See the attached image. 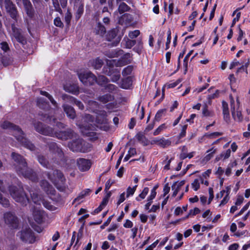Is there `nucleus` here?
<instances>
[{
	"mask_svg": "<svg viewBox=\"0 0 250 250\" xmlns=\"http://www.w3.org/2000/svg\"><path fill=\"white\" fill-rule=\"evenodd\" d=\"M11 157L14 161L15 168L17 173L28 178L33 182H36L38 178L37 174L27 167L25 159L20 154L12 152Z\"/></svg>",
	"mask_w": 250,
	"mask_h": 250,
	"instance_id": "obj_1",
	"label": "nucleus"
},
{
	"mask_svg": "<svg viewBox=\"0 0 250 250\" xmlns=\"http://www.w3.org/2000/svg\"><path fill=\"white\" fill-rule=\"evenodd\" d=\"M34 126L35 130L40 134L56 137L61 140H66L71 138L73 136V131L71 129H67L64 131L59 130L56 128L52 129L39 122L34 123Z\"/></svg>",
	"mask_w": 250,
	"mask_h": 250,
	"instance_id": "obj_2",
	"label": "nucleus"
},
{
	"mask_svg": "<svg viewBox=\"0 0 250 250\" xmlns=\"http://www.w3.org/2000/svg\"><path fill=\"white\" fill-rule=\"evenodd\" d=\"M0 126L3 129H9L13 131V135L23 146L31 151L35 150L34 145L26 138L24 133L18 126L8 121L1 123Z\"/></svg>",
	"mask_w": 250,
	"mask_h": 250,
	"instance_id": "obj_3",
	"label": "nucleus"
},
{
	"mask_svg": "<svg viewBox=\"0 0 250 250\" xmlns=\"http://www.w3.org/2000/svg\"><path fill=\"white\" fill-rule=\"evenodd\" d=\"M120 62H116L115 60H107V67H104L103 72L105 75L110 76L112 82L116 83L119 80L121 75L120 70L118 68H114V65L121 66Z\"/></svg>",
	"mask_w": 250,
	"mask_h": 250,
	"instance_id": "obj_4",
	"label": "nucleus"
},
{
	"mask_svg": "<svg viewBox=\"0 0 250 250\" xmlns=\"http://www.w3.org/2000/svg\"><path fill=\"white\" fill-rule=\"evenodd\" d=\"M8 190L11 197L17 202L20 203L23 206H26L29 203V198L22 189L10 186Z\"/></svg>",
	"mask_w": 250,
	"mask_h": 250,
	"instance_id": "obj_5",
	"label": "nucleus"
},
{
	"mask_svg": "<svg viewBox=\"0 0 250 250\" xmlns=\"http://www.w3.org/2000/svg\"><path fill=\"white\" fill-rule=\"evenodd\" d=\"M54 178L50 177L49 174H47L48 178L55 184L57 188L61 191L65 192L67 193L71 192L64 184L65 179L63 174L58 170H55L53 172Z\"/></svg>",
	"mask_w": 250,
	"mask_h": 250,
	"instance_id": "obj_6",
	"label": "nucleus"
},
{
	"mask_svg": "<svg viewBox=\"0 0 250 250\" xmlns=\"http://www.w3.org/2000/svg\"><path fill=\"white\" fill-rule=\"evenodd\" d=\"M54 178L50 177L49 174H47L48 178L55 184L57 188L61 191L65 192L67 193L71 192L64 184L65 179L63 174L58 170H55L53 172Z\"/></svg>",
	"mask_w": 250,
	"mask_h": 250,
	"instance_id": "obj_7",
	"label": "nucleus"
},
{
	"mask_svg": "<svg viewBox=\"0 0 250 250\" xmlns=\"http://www.w3.org/2000/svg\"><path fill=\"white\" fill-rule=\"evenodd\" d=\"M68 147L74 152L86 153L91 150V145L82 139H78L69 142Z\"/></svg>",
	"mask_w": 250,
	"mask_h": 250,
	"instance_id": "obj_8",
	"label": "nucleus"
},
{
	"mask_svg": "<svg viewBox=\"0 0 250 250\" xmlns=\"http://www.w3.org/2000/svg\"><path fill=\"white\" fill-rule=\"evenodd\" d=\"M40 185L51 200L55 202H59L61 200V196L59 193H56L53 187L47 181L42 180Z\"/></svg>",
	"mask_w": 250,
	"mask_h": 250,
	"instance_id": "obj_9",
	"label": "nucleus"
},
{
	"mask_svg": "<svg viewBox=\"0 0 250 250\" xmlns=\"http://www.w3.org/2000/svg\"><path fill=\"white\" fill-rule=\"evenodd\" d=\"M230 108L231 115L233 119L238 122H241L243 120V116L241 113V108L240 107V101L237 98L235 102L234 100L230 96Z\"/></svg>",
	"mask_w": 250,
	"mask_h": 250,
	"instance_id": "obj_10",
	"label": "nucleus"
},
{
	"mask_svg": "<svg viewBox=\"0 0 250 250\" xmlns=\"http://www.w3.org/2000/svg\"><path fill=\"white\" fill-rule=\"evenodd\" d=\"M17 236L19 237L21 241L29 243H33L35 241V238L32 230L29 227L23 229L19 232Z\"/></svg>",
	"mask_w": 250,
	"mask_h": 250,
	"instance_id": "obj_11",
	"label": "nucleus"
},
{
	"mask_svg": "<svg viewBox=\"0 0 250 250\" xmlns=\"http://www.w3.org/2000/svg\"><path fill=\"white\" fill-rule=\"evenodd\" d=\"M31 198L33 202L37 205H41L42 203L43 206L46 208L51 210L53 207L50 203L45 201L42 198V195H39L36 191L30 190Z\"/></svg>",
	"mask_w": 250,
	"mask_h": 250,
	"instance_id": "obj_12",
	"label": "nucleus"
},
{
	"mask_svg": "<svg viewBox=\"0 0 250 250\" xmlns=\"http://www.w3.org/2000/svg\"><path fill=\"white\" fill-rule=\"evenodd\" d=\"M49 148L50 151L55 155L54 162H58L59 160H62L63 157V152L60 147L58 146L56 143L51 142L49 144Z\"/></svg>",
	"mask_w": 250,
	"mask_h": 250,
	"instance_id": "obj_13",
	"label": "nucleus"
},
{
	"mask_svg": "<svg viewBox=\"0 0 250 250\" xmlns=\"http://www.w3.org/2000/svg\"><path fill=\"white\" fill-rule=\"evenodd\" d=\"M5 223L10 227L16 229L18 227L17 217L10 212H6L3 215Z\"/></svg>",
	"mask_w": 250,
	"mask_h": 250,
	"instance_id": "obj_14",
	"label": "nucleus"
},
{
	"mask_svg": "<svg viewBox=\"0 0 250 250\" xmlns=\"http://www.w3.org/2000/svg\"><path fill=\"white\" fill-rule=\"evenodd\" d=\"M4 6L7 13H8L11 17L17 20L18 12L15 4L11 0H4Z\"/></svg>",
	"mask_w": 250,
	"mask_h": 250,
	"instance_id": "obj_15",
	"label": "nucleus"
},
{
	"mask_svg": "<svg viewBox=\"0 0 250 250\" xmlns=\"http://www.w3.org/2000/svg\"><path fill=\"white\" fill-rule=\"evenodd\" d=\"M77 165L79 169L82 171L88 170L91 167V163L89 160L79 158L77 160Z\"/></svg>",
	"mask_w": 250,
	"mask_h": 250,
	"instance_id": "obj_16",
	"label": "nucleus"
},
{
	"mask_svg": "<svg viewBox=\"0 0 250 250\" xmlns=\"http://www.w3.org/2000/svg\"><path fill=\"white\" fill-rule=\"evenodd\" d=\"M12 29L13 31V35L19 42L24 44L26 43V40L23 36L21 34L20 30L15 26L12 25Z\"/></svg>",
	"mask_w": 250,
	"mask_h": 250,
	"instance_id": "obj_17",
	"label": "nucleus"
},
{
	"mask_svg": "<svg viewBox=\"0 0 250 250\" xmlns=\"http://www.w3.org/2000/svg\"><path fill=\"white\" fill-rule=\"evenodd\" d=\"M222 110L224 120L227 123H229L230 117L228 104L227 102L223 101L222 102Z\"/></svg>",
	"mask_w": 250,
	"mask_h": 250,
	"instance_id": "obj_18",
	"label": "nucleus"
},
{
	"mask_svg": "<svg viewBox=\"0 0 250 250\" xmlns=\"http://www.w3.org/2000/svg\"><path fill=\"white\" fill-rule=\"evenodd\" d=\"M62 107L64 111L65 112L68 117L72 119L75 118L76 114L75 109L73 107L67 104H64Z\"/></svg>",
	"mask_w": 250,
	"mask_h": 250,
	"instance_id": "obj_19",
	"label": "nucleus"
},
{
	"mask_svg": "<svg viewBox=\"0 0 250 250\" xmlns=\"http://www.w3.org/2000/svg\"><path fill=\"white\" fill-rule=\"evenodd\" d=\"M22 0L27 14L29 17H32L34 15V10L31 2L29 0Z\"/></svg>",
	"mask_w": 250,
	"mask_h": 250,
	"instance_id": "obj_20",
	"label": "nucleus"
},
{
	"mask_svg": "<svg viewBox=\"0 0 250 250\" xmlns=\"http://www.w3.org/2000/svg\"><path fill=\"white\" fill-rule=\"evenodd\" d=\"M43 214V212L41 210L34 209L33 211V215L34 220L39 224H41L42 222Z\"/></svg>",
	"mask_w": 250,
	"mask_h": 250,
	"instance_id": "obj_21",
	"label": "nucleus"
},
{
	"mask_svg": "<svg viewBox=\"0 0 250 250\" xmlns=\"http://www.w3.org/2000/svg\"><path fill=\"white\" fill-rule=\"evenodd\" d=\"M104 64L102 60L99 58H97L95 59L90 60L89 62V65L92 66L94 69H99L102 67Z\"/></svg>",
	"mask_w": 250,
	"mask_h": 250,
	"instance_id": "obj_22",
	"label": "nucleus"
},
{
	"mask_svg": "<svg viewBox=\"0 0 250 250\" xmlns=\"http://www.w3.org/2000/svg\"><path fill=\"white\" fill-rule=\"evenodd\" d=\"M216 151L217 148L214 146L207 150L206 153L208 154L203 158V162H207L209 161L213 157Z\"/></svg>",
	"mask_w": 250,
	"mask_h": 250,
	"instance_id": "obj_23",
	"label": "nucleus"
},
{
	"mask_svg": "<svg viewBox=\"0 0 250 250\" xmlns=\"http://www.w3.org/2000/svg\"><path fill=\"white\" fill-rule=\"evenodd\" d=\"M94 32L96 34L103 37L106 33V29L105 27L102 25L101 23L98 22L95 27Z\"/></svg>",
	"mask_w": 250,
	"mask_h": 250,
	"instance_id": "obj_24",
	"label": "nucleus"
},
{
	"mask_svg": "<svg viewBox=\"0 0 250 250\" xmlns=\"http://www.w3.org/2000/svg\"><path fill=\"white\" fill-rule=\"evenodd\" d=\"M64 89L67 92L75 95L78 94L79 92V87L76 84L65 85L64 86Z\"/></svg>",
	"mask_w": 250,
	"mask_h": 250,
	"instance_id": "obj_25",
	"label": "nucleus"
},
{
	"mask_svg": "<svg viewBox=\"0 0 250 250\" xmlns=\"http://www.w3.org/2000/svg\"><path fill=\"white\" fill-rule=\"evenodd\" d=\"M38 160L39 163L43 167L47 168H51L52 166L48 161L46 159L43 155H40L38 156Z\"/></svg>",
	"mask_w": 250,
	"mask_h": 250,
	"instance_id": "obj_26",
	"label": "nucleus"
},
{
	"mask_svg": "<svg viewBox=\"0 0 250 250\" xmlns=\"http://www.w3.org/2000/svg\"><path fill=\"white\" fill-rule=\"evenodd\" d=\"M136 137L137 140L144 146H147L148 145L149 141L143 133L139 132L136 135Z\"/></svg>",
	"mask_w": 250,
	"mask_h": 250,
	"instance_id": "obj_27",
	"label": "nucleus"
},
{
	"mask_svg": "<svg viewBox=\"0 0 250 250\" xmlns=\"http://www.w3.org/2000/svg\"><path fill=\"white\" fill-rule=\"evenodd\" d=\"M47 120H48V122L50 124H53V123L56 124V126L58 129H62V128H64V124L62 123H61V122L57 121H56V119H55L54 117H47Z\"/></svg>",
	"mask_w": 250,
	"mask_h": 250,
	"instance_id": "obj_28",
	"label": "nucleus"
},
{
	"mask_svg": "<svg viewBox=\"0 0 250 250\" xmlns=\"http://www.w3.org/2000/svg\"><path fill=\"white\" fill-rule=\"evenodd\" d=\"M78 76L80 80L84 84L87 85V82L89 77V72H83L78 74Z\"/></svg>",
	"mask_w": 250,
	"mask_h": 250,
	"instance_id": "obj_29",
	"label": "nucleus"
},
{
	"mask_svg": "<svg viewBox=\"0 0 250 250\" xmlns=\"http://www.w3.org/2000/svg\"><path fill=\"white\" fill-rule=\"evenodd\" d=\"M98 100L100 102L105 104L108 102L112 101L113 100V97L110 94H106L100 96L98 98Z\"/></svg>",
	"mask_w": 250,
	"mask_h": 250,
	"instance_id": "obj_30",
	"label": "nucleus"
},
{
	"mask_svg": "<svg viewBox=\"0 0 250 250\" xmlns=\"http://www.w3.org/2000/svg\"><path fill=\"white\" fill-rule=\"evenodd\" d=\"M118 31V29L117 28H114L110 30L106 35V40L108 41H111L117 36Z\"/></svg>",
	"mask_w": 250,
	"mask_h": 250,
	"instance_id": "obj_31",
	"label": "nucleus"
},
{
	"mask_svg": "<svg viewBox=\"0 0 250 250\" xmlns=\"http://www.w3.org/2000/svg\"><path fill=\"white\" fill-rule=\"evenodd\" d=\"M166 112H167L166 109H162L159 110L155 116L154 122L160 121V120L161 119V118L166 115Z\"/></svg>",
	"mask_w": 250,
	"mask_h": 250,
	"instance_id": "obj_32",
	"label": "nucleus"
},
{
	"mask_svg": "<svg viewBox=\"0 0 250 250\" xmlns=\"http://www.w3.org/2000/svg\"><path fill=\"white\" fill-rule=\"evenodd\" d=\"M226 189V194L219 204L220 207L225 205L228 203L229 199V194L230 191V188L229 187H227Z\"/></svg>",
	"mask_w": 250,
	"mask_h": 250,
	"instance_id": "obj_33",
	"label": "nucleus"
},
{
	"mask_svg": "<svg viewBox=\"0 0 250 250\" xmlns=\"http://www.w3.org/2000/svg\"><path fill=\"white\" fill-rule=\"evenodd\" d=\"M237 165L236 161L229 163L226 170L225 174L227 176H229L231 173L232 169L233 167H235Z\"/></svg>",
	"mask_w": 250,
	"mask_h": 250,
	"instance_id": "obj_34",
	"label": "nucleus"
},
{
	"mask_svg": "<svg viewBox=\"0 0 250 250\" xmlns=\"http://www.w3.org/2000/svg\"><path fill=\"white\" fill-rule=\"evenodd\" d=\"M130 7L125 2H121L118 7V11L120 14H123L125 12L128 11Z\"/></svg>",
	"mask_w": 250,
	"mask_h": 250,
	"instance_id": "obj_35",
	"label": "nucleus"
},
{
	"mask_svg": "<svg viewBox=\"0 0 250 250\" xmlns=\"http://www.w3.org/2000/svg\"><path fill=\"white\" fill-rule=\"evenodd\" d=\"M37 104L40 108L42 109H45L49 106L48 104L45 102L44 99L42 98L38 99Z\"/></svg>",
	"mask_w": 250,
	"mask_h": 250,
	"instance_id": "obj_36",
	"label": "nucleus"
},
{
	"mask_svg": "<svg viewBox=\"0 0 250 250\" xmlns=\"http://www.w3.org/2000/svg\"><path fill=\"white\" fill-rule=\"evenodd\" d=\"M109 82V80L106 77L101 75L97 78L96 83L101 85H103Z\"/></svg>",
	"mask_w": 250,
	"mask_h": 250,
	"instance_id": "obj_37",
	"label": "nucleus"
},
{
	"mask_svg": "<svg viewBox=\"0 0 250 250\" xmlns=\"http://www.w3.org/2000/svg\"><path fill=\"white\" fill-rule=\"evenodd\" d=\"M40 93L42 95H44V96H46L47 98H48V99L50 100V102L52 103V104L54 106H55V107L57 106V102L54 100V99H53L52 96L51 95H50L48 93H47L46 91H43L41 90V91H40Z\"/></svg>",
	"mask_w": 250,
	"mask_h": 250,
	"instance_id": "obj_38",
	"label": "nucleus"
},
{
	"mask_svg": "<svg viewBox=\"0 0 250 250\" xmlns=\"http://www.w3.org/2000/svg\"><path fill=\"white\" fill-rule=\"evenodd\" d=\"M170 144H171V142L169 140L165 139L164 138L159 139L158 146H159L162 147H165L167 146H169L170 145Z\"/></svg>",
	"mask_w": 250,
	"mask_h": 250,
	"instance_id": "obj_39",
	"label": "nucleus"
},
{
	"mask_svg": "<svg viewBox=\"0 0 250 250\" xmlns=\"http://www.w3.org/2000/svg\"><path fill=\"white\" fill-rule=\"evenodd\" d=\"M62 98L63 100L66 101V102H69L71 104H75L77 99L74 98L72 96L70 95H68L67 94H64L62 96Z\"/></svg>",
	"mask_w": 250,
	"mask_h": 250,
	"instance_id": "obj_40",
	"label": "nucleus"
},
{
	"mask_svg": "<svg viewBox=\"0 0 250 250\" xmlns=\"http://www.w3.org/2000/svg\"><path fill=\"white\" fill-rule=\"evenodd\" d=\"M83 13V6L82 4L79 5L77 8L76 13V19L79 20Z\"/></svg>",
	"mask_w": 250,
	"mask_h": 250,
	"instance_id": "obj_41",
	"label": "nucleus"
},
{
	"mask_svg": "<svg viewBox=\"0 0 250 250\" xmlns=\"http://www.w3.org/2000/svg\"><path fill=\"white\" fill-rule=\"evenodd\" d=\"M97 78L91 72H89V77L87 82V85H92L96 82Z\"/></svg>",
	"mask_w": 250,
	"mask_h": 250,
	"instance_id": "obj_42",
	"label": "nucleus"
},
{
	"mask_svg": "<svg viewBox=\"0 0 250 250\" xmlns=\"http://www.w3.org/2000/svg\"><path fill=\"white\" fill-rule=\"evenodd\" d=\"M0 204L4 207L7 208L9 205L8 200L4 198L0 192Z\"/></svg>",
	"mask_w": 250,
	"mask_h": 250,
	"instance_id": "obj_43",
	"label": "nucleus"
},
{
	"mask_svg": "<svg viewBox=\"0 0 250 250\" xmlns=\"http://www.w3.org/2000/svg\"><path fill=\"white\" fill-rule=\"evenodd\" d=\"M137 187V185L134 186L133 188H131L129 187L126 190V197L128 198L130 196H132L134 194L136 188Z\"/></svg>",
	"mask_w": 250,
	"mask_h": 250,
	"instance_id": "obj_44",
	"label": "nucleus"
},
{
	"mask_svg": "<svg viewBox=\"0 0 250 250\" xmlns=\"http://www.w3.org/2000/svg\"><path fill=\"white\" fill-rule=\"evenodd\" d=\"M133 70V67L131 65H128L122 71V75L124 76L131 74Z\"/></svg>",
	"mask_w": 250,
	"mask_h": 250,
	"instance_id": "obj_45",
	"label": "nucleus"
},
{
	"mask_svg": "<svg viewBox=\"0 0 250 250\" xmlns=\"http://www.w3.org/2000/svg\"><path fill=\"white\" fill-rule=\"evenodd\" d=\"M166 128H167V126H166L165 124H162L157 129H156L155 130V131L153 132V135H158L162 131H163L164 129H166Z\"/></svg>",
	"mask_w": 250,
	"mask_h": 250,
	"instance_id": "obj_46",
	"label": "nucleus"
},
{
	"mask_svg": "<svg viewBox=\"0 0 250 250\" xmlns=\"http://www.w3.org/2000/svg\"><path fill=\"white\" fill-rule=\"evenodd\" d=\"M72 18V15L69 10L65 14L64 20L67 25H69Z\"/></svg>",
	"mask_w": 250,
	"mask_h": 250,
	"instance_id": "obj_47",
	"label": "nucleus"
},
{
	"mask_svg": "<svg viewBox=\"0 0 250 250\" xmlns=\"http://www.w3.org/2000/svg\"><path fill=\"white\" fill-rule=\"evenodd\" d=\"M230 153H231L230 149H228L226 151H224L221 154L220 157L221 158H223V159L224 160L227 159L229 157V156L230 155Z\"/></svg>",
	"mask_w": 250,
	"mask_h": 250,
	"instance_id": "obj_48",
	"label": "nucleus"
},
{
	"mask_svg": "<svg viewBox=\"0 0 250 250\" xmlns=\"http://www.w3.org/2000/svg\"><path fill=\"white\" fill-rule=\"evenodd\" d=\"M192 188L197 191L200 188V183L198 179H195L191 184Z\"/></svg>",
	"mask_w": 250,
	"mask_h": 250,
	"instance_id": "obj_49",
	"label": "nucleus"
},
{
	"mask_svg": "<svg viewBox=\"0 0 250 250\" xmlns=\"http://www.w3.org/2000/svg\"><path fill=\"white\" fill-rule=\"evenodd\" d=\"M136 44V41L127 39L125 42V46L126 48H130Z\"/></svg>",
	"mask_w": 250,
	"mask_h": 250,
	"instance_id": "obj_50",
	"label": "nucleus"
},
{
	"mask_svg": "<svg viewBox=\"0 0 250 250\" xmlns=\"http://www.w3.org/2000/svg\"><path fill=\"white\" fill-rule=\"evenodd\" d=\"M140 34V31L136 30L132 32H130L128 34V36L131 39H134L137 37Z\"/></svg>",
	"mask_w": 250,
	"mask_h": 250,
	"instance_id": "obj_51",
	"label": "nucleus"
},
{
	"mask_svg": "<svg viewBox=\"0 0 250 250\" xmlns=\"http://www.w3.org/2000/svg\"><path fill=\"white\" fill-rule=\"evenodd\" d=\"M223 134L222 132H215L211 133H208L206 136L209 138H215Z\"/></svg>",
	"mask_w": 250,
	"mask_h": 250,
	"instance_id": "obj_52",
	"label": "nucleus"
},
{
	"mask_svg": "<svg viewBox=\"0 0 250 250\" xmlns=\"http://www.w3.org/2000/svg\"><path fill=\"white\" fill-rule=\"evenodd\" d=\"M130 58V54L129 53H127V54H125L123 56V59H126V60L125 61V62L124 63H122V61L119 62L121 63L120 64L121 65V66L130 63V60H129Z\"/></svg>",
	"mask_w": 250,
	"mask_h": 250,
	"instance_id": "obj_53",
	"label": "nucleus"
},
{
	"mask_svg": "<svg viewBox=\"0 0 250 250\" xmlns=\"http://www.w3.org/2000/svg\"><path fill=\"white\" fill-rule=\"evenodd\" d=\"M187 127L188 124L184 125L182 126V130L181 133L179 134V137L180 138H183L186 136Z\"/></svg>",
	"mask_w": 250,
	"mask_h": 250,
	"instance_id": "obj_54",
	"label": "nucleus"
},
{
	"mask_svg": "<svg viewBox=\"0 0 250 250\" xmlns=\"http://www.w3.org/2000/svg\"><path fill=\"white\" fill-rule=\"evenodd\" d=\"M202 114L204 116L208 117L211 116V112L208 109V106L205 105L202 110Z\"/></svg>",
	"mask_w": 250,
	"mask_h": 250,
	"instance_id": "obj_55",
	"label": "nucleus"
},
{
	"mask_svg": "<svg viewBox=\"0 0 250 250\" xmlns=\"http://www.w3.org/2000/svg\"><path fill=\"white\" fill-rule=\"evenodd\" d=\"M53 2V4L54 5V7L55 8V10L56 11H58L59 12H61L62 11V9L60 7L59 3L58 2V0H52Z\"/></svg>",
	"mask_w": 250,
	"mask_h": 250,
	"instance_id": "obj_56",
	"label": "nucleus"
},
{
	"mask_svg": "<svg viewBox=\"0 0 250 250\" xmlns=\"http://www.w3.org/2000/svg\"><path fill=\"white\" fill-rule=\"evenodd\" d=\"M211 215V213L210 212V211L209 209H208L206 210L204 213L202 214V217L203 218H206L207 216H208V217L207 218V220L208 222H210L211 221L210 216Z\"/></svg>",
	"mask_w": 250,
	"mask_h": 250,
	"instance_id": "obj_57",
	"label": "nucleus"
},
{
	"mask_svg": "<svg viewBox=\"0 0 250 250\" xmlns=\"http://www.w3.org/2000/svg\"><path fill=\"white\" fill-rule=\"evenodd\" d=\"M249 64V60L247 62H246L244 64H242V65L238 69L237 71V73H238L239 72H240L242 70L243 71H246V72H247V67L248 66Z\"/></svg>",
	"mask_w": 250,
	"mask_h": 250,
	"instance_id": "obj_58",
	"label": "nucleus"
},
{
	"mask_svg": "<svg viewBox=\"0 0 250 250\" xmlns=\"http://www.w3.org/2000/svg\"><path fill=\"white\" fill-rule=\"evenodd\" d=\"M200 212V210L198 208H195L193 209H190L188 215H196Z\"/></svg>",
	"mask_w": 250,
	"mask_h": 250,
	"instance_id": "obj_59",
	"label": "nucleus"
},
{
	"mask_svg": "<svg viewBox=\"0 0 250 250\" xmlns=\"http://www.w3.org/2000/svg\"><path fill=\"white\" fill-rule=\"evenodd\" d=\"M1 48L4 52H7L9 50V47L8 43L6 42H3L0 43Z\"/></svg>",
	"mask_w": 250,
	"mask_h": 250,
	"instance_id": "obj_60",
	"label": "nucleus"
},
{
	"mask_svg": "<svg viewBox=\"0 0 250 250\" xmlns=\"http://www.w3.org/2000/svg\"><path fill=\"white\" fill-rule=\"evenodd\" d=\"M193 53V50L190 51L188 54L186 56L184 60V65L186 68H187L188 66V58L190 56V55Z\"/></svg>",
	"mask_w": 250,
	"mask_h": 250,
	"instance_id": "obj_61",
	"label": "nucleus"
},
{
	"mask_svg": "<svg viewBox=\"0 0 250 250\" xmlns=\"http://www.w3.org/2000/svg\"><path fill=\"white\" fill-rule=\"evenodd\" d=\"M54 24L58 27H62L63 23L62 22L60 18H56L54 21Z\"/></svg>",
	"mask_w": 250,
	"mask_h": 250,
	"instance_id": "obj_62",
	"label": "nucleus"
},
{
	"mask_svg": "<svg viewBox=\"0 0 250 250\" xmlns=\"http://www.w3.org/2000/svg\"><path fill=\"white\" fill-rule=\"evenodd\" d=\"M113 215L109 216L107 220L101 226V229H104L106 226H107L110 223Z\"/></svg>",
	"mask_w": 250,
	"mask_h": 250,
	"instance_id": "obj_63",
	"label": "nucleus"
},
{
	"mask_svg": "<svg viewBox=\"0 0 250 250\" xmlns=\"http://www.w3.org/2000/svg\"><path fill=\"white\" fill-rule=\"evenodd\" d=\"M5 193L7 192L6 188L3 182L0 179V192Z\"/></svg>",
	"mask_w": 250,
	"mask_h": 250,
	"instance_id": "obj_64",
	"label": "nucleus"
}]
</instances>
